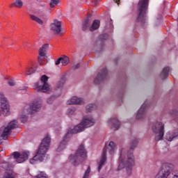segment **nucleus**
<instances>
[{"label": "nucleus", "mask_w": 178, "mask_h": 178, "mask_svg": "<svg viewBox=\"0 0 178 178\" xmlns=\"http://www.w3.org/2000/svg\"><path fill=\"white\" fill-rule=\"evenodd\" d=\"M137 145H138V139L135 138L131 143L129 152H127L126 149H121L120 158L118 160L119 165L117 171L122 170V169H124L125 168L127 175L129 176H131L133 166L136 165L134 156L133 155V151L137 148Z\"/></svg>", "instance_id": "nucleus-1"}, {"label": "nucleus", "mask_w": 178, "mask_h": 178, "mask_svg": "<svg viewBox=\"0 0 178 178\" xmlns=\"http://www.w3.org/2000/svg\"><path fill=\"white\" fill-rule=\"evenodd\" d=\"M94 124H95V120L91 117V115L85 116L79 124L75 126L72 129L69 130L65 134L63 140L60 142L58 147L57 148V152H60V151H63V149L66 148L70 134H77V133H81L84 129L91 127V126H94Z\"/></svg>", "instance_id": "nucleus-2"}, {"label": "nucleus", "mask_w": 178, "mask_h": 178, "mask_svg": "<svg viewBox=\"0 0 178 178\" xmlns=\"http://www.w3.org/2000/svg\"><path fill=\"white\" fill-rule=\"evenodd\" d=\"M51 145V137L47 136L42 140L37 154L30 160V163L35 165L37 162H42L47 155L49 145Z\"/></svg>", "instance_id": "nucleus-3"}, {"label": "nucleus", "mask_w": 178, "mask_h": 178, "mask_svg": "<svg viewBox=\"0 0 178 178\" xmlns=\"http://www.w3.org/2000/svg\"><path fill=\"white\" fill-rule=\"evenodd\" d=\"M148 10V0H140L138 3L137 9V23H140L144 27L147 23V13Z\"/></svg>", "instance_id": "nucleus-4"}, {"label": "nucleus", "mask_w": 178, "mask_h": 178, "mask_svg": "<svg viewBox=\"0 0 178 178\" xmlns=\"http://www.w3.org/2000/svg\"><path fill=\"white\" fill-rule=\"evenodd\" d=\"M87 159V150L83 144L80 145L74 155L71 154L69 161L74 166H77L83 161Z\"/></svg>", "instance_id": "nucleus-5"}, {"label": "nucleus", "mask_w": 178, "mask_h": 178, "mask_svg": "<svg viewBox=\"0 0 178 178\" xmlns=\"http://www.w3.org/2000/svg\"><path fill=\"white\" fill-rule=\"evenodd\" d=\"M115 147L116 145H115V143L113 141L109 142L108 145L104 147L101 160L98 163V172L101 171L102 166H104L105 162H106V153L108 152L110 155H113V154H115Z\"/></svg>", "instance_id": "nucleus-6"}, {"label": "nucleus", "mask_w": 178, "mask_h": 178, "mask_svg": "<svg viewBox=\"0 0 178 178\" xmlns=\"http://www.w3.org/2000/svg\"><path fill=\"white\" fill-rule=\"evenodd\" d=\"M152 130L154 134L156 141L163 140V136H165V124L161 122H156L152 126Z\"/></svg>", "instance_id": "nucleus-7"}, {"label": "nucleus", "mask_w": 178, "mask_h": 178, "mask_svg": "<svg viewBox=\"0 0 178 178\" xmlns=\"http://www.w3.org/2000/svg\"><path fill=\"white\" fill-rule=\"evenodd\" d=\"M175 169V165L170 163H164L154 178H168Z\"/></svg>", "instance_id": "nucleus-8"}, {"label": "nucleus", "mask_w": 178, "mask_h": 178, "mask_svg": "<svg viewBox=\"0 0 178 178\" xmlns=\"http://www.w3.org/2000/svg\"><path fill=\"white\" fill-rule=\"evenodd\" d=\"M40 81L43 83L42 86L40 85V82H37L34 84V88L36 91H42V92H48L49 91V85L47 81H48V76L47 75H42Z\"/></svg>", "instance_id": "nucleus-9"}, {"label": "nucleus", "mask_w": 178, "mask_h": 178, "mask_svg": "<svg viewBox=\"0 0 178 178\" xmlns=\"http://www.w3.org/2000/svg\"><path fill=\"white\" fill-rule=\"evenodd\" d=\"M1 109L3 116H9L10 115V106L8 99L3 93L1 94Z\"/></svg>", "instance_id": "nucleus-10"}, {"label": "nucleus", "mask_w": 178, "mask_h": 178, "mask_svg": "<svg viewBox=\"0 0 178 178\" xmlns=\"http://www.w3.org/2000/svg\"><path fill=\"white\" fill-rule=\"evenodd\" d=\"M29 154H30V152L27 151L22 152V153H19V152H14L10 155V156H13L17 163H23V162H26V161L29 159Z\"/></svg>", "instance_id": "nucleus-11"}, {"label": "nucleus", "mask_w": 178, "mask_h": 178, "mask_svg": "<svg viewBox=\"0 0 178 178\" xmlns=\"http://www.w3.org/2000/svg\"><path fill=\"white\" fill-rule=\"evenodd\" d=\"M16 126H17V120H13L10 122L6 127L4 128L3 133L1 135V137L3 140H7L8 137L10 135L12 130L13 129H16Z\"/></svg>", "instance_id": "nucleus-12"}, {"label": "nucleus", "mask_w": 178, "mask_h": 178, "mask_svg": "<svg viewBox=\"0 0 178 178\" xmlns=\"http://www.w3.org/2000/svg\"><path fill=\"white\" fill-rule=\"evenodd\" d=\"M1 168L5 170L3 178H15V172L13 170L9 165V163L6 161H1Z\"/></svg>", "instance_id": "nucleus-13"}, {"label": "nucleus", "mask_w": 178, "mask_h": 178, "mask_svg": "<svg viewBox=\"0 0 178 178\" xmlns=\"http://www.w3.org/2000/svg\"><path fill=\"white\" fill-rule=\"evenodd\" d=\"M108 79V70L106 67H104L98 74L97 77L94 79L95 84H99L100 81H104Z\"/></svg>", "instance_id": "nucleus-14"}, {"label": "nucleus", "mask_w": 178, "mask_h": 178, "mask_svg": "<svg viewBox=\"0 0 178 178\" xmlns=\"http://www.w3.org/2000/svg\"><path fill=\"white\" fill-rule=\"evenodd\" d=\"M41 102L35 100L33 103H31L29 108L27 110L28 115H33L34 112H38L41 108Z\"/></svg>", "instance_id": "nucleus-15"}, {"label": "nucleus", "mask_w": 178, "mask_h": 178, "mask_svg": "<svg viewBox=\"0 0 178 178\" xmlns=\"http://www.w3.org/2000/svg\"><path fill=\"white\" fill-rule=\"evenodd\" d=\"M49 48V44H43L39 49V56H38V62L40 65H44L42 62V58H45L47 56V51Z\"/></svg>", "instance_id": "nucleus-16"}, {"label": "nucleus", "mask_w": 178, "mask_h": 178, "mask_svg": "<svg viewBox=\"0 0 178 178\" xmlns=\"http://www.w3.org/2000/svg\"><path fill=\"white\" fill-rule=\"evenodd\" d=\"M50 29L51 31H54V34H59L62 31V22L58 21V19H54L50 25Z\"/></svg>", "instance_id": "nucleus-17"}, {"label": "nucleus", "mask_w": 178, "mask_h": 178, "mask_svg": "<svg viewBox=\"0 0 178 178\" xmlns=\"http://www.w3.org/2000/svg\"><path fill=\"white\" fill-rule=\"evenodd\" d=\"M148 102H145L136 113V119H143L145 116V112L147 111V105Z\"/></svg>", "instance_id": "nucleus-18"}, {"label": "nucleus", "mask_w": 178, "mask_h": 178, "mask_svg": "<svg viewBox=\"0 0 178 178\" xmlns=\"http://www.w3.org/2000/svg\"><path fill=\"white\" fill-rule=\"evenodd\" d=\"M175 138H178V129L175 131H170L165 135V139L167 141H173Z\"/></svg>", "instance_id": "nucleus-19"}, {"label": "nucleus", "mask_w": 178, "mask_h": 178, "mask_svg": "<svg viewBox=\"0 0 178 178\" xmlns=\"http://www.w3.org/2000/svg\"><path fill=\"white\" fill-rule=\"evenodd\" d=\"M108 124H110V126H111L113 130H118L120 128V122L118 120V118H116V117L108 120Z\"/></svg>", "instance_id": "nucleus-20"}, {"label": "nucleus", "mask_w": 178, "mask_h": 178, "mask_svg": "<svg viewBox=\"0 0 178 178\" xmlns=\"http://www.w3.org/2000/svg\"><path fill=\"white\" fill-rule=\"evenodd\" d=\"M82 102L83 99L81 97L74 96L67 101V105H80Z\"/></svg>", "instance_id": "nucleus-21"}, {"label": "nucleus", "mask_w": 178, "mask_h": 178, "mask_svg": "<svg viewBox=\"0 0 178 178\" xmlns=\"http://www.w3.org/2000/svg\"><path fill=\"white\" fill-rule=\"evenodd\" d=\"M90 24H91V19H90V17H88L85 19L82 24L83 31H86V30H88V27H90Z\"/></svg>", "instance_id": "nucleus-22"}, {"label": "nucleus", "mask_w": 178, "mask_h": 178, "mask_svg": "<svg viewBox=\"0 0 178 178\" xmlns=\"http://www.w3.org/2000/svg\"><path fill=\"white\" fill-rule=\"evenodd\" d=\"M99 24H101L99 20L95 19L91 26L89 28L90 31H95V30H97V29L99 28Z\"/></svg>", "instance_id": "nucleus-23"}, {"label": "nucleus", "mask_w": 178, "mask_h": 178, "mask_svg": "<svg viewBox=\"0 0 178 178\" xmlns=\"http://www.w3.org/2000/svg\"><path fill=\"white\" fill-rule=\"evenodd\" d=\"M170 70V68L169 67H166L163 69L161 74V78L164 80V79H167L168 76H169V71Z\"/></svg>", "instance_id": "nucleus-24"}, {"label": "nucleus", "mask_w": 178, "mask_h": 178, "mask_svg": "<svg viewBox=\"0 0 178 178\" xmlns=\"http://www.w3.org/2000/svg\"><path fill=\"white\" fill-rule=\"evenodd\" d=\"M30 17L31 20H33V22H35L36 23H38V24H40V25L44 24V22L41 19H40V17L34 15H31Z\"/></svg>", "instance_id": "nucleus-25"}, {"label": "nucleus", "mask_w": 178, "mask_h": 178, "mask_svg": "<svg viewBox=\"0 0 178 178\" xmlns=\"http://www.w3.org/2000/svg\"><path fill=\"white\" fill-rule=\"evenodd\" d=\"M95 109H97V105L95 104H90L86 106V113H88L90 112H92Z\"/></svg>", "instance_id": "nucleus-26"}, {"label": "nucleus", "mask_w": 178, "mask_h": 178, "mask_svg": "<svg viewBox=\"0 0 178 178\" xmlns=\"http://www.w3.org/2000/svg\"><path fill=\"white\" fill-rule=\"evenodd\" d=\"M65 81H66V75H63L58 83V88H62Z\"/></svg>", "instance_id": "nucleus-27"}, {"label": "nucleus", "mask_w": 178, "mask_h": 178, "mask_svg": "<svg viewBox=\"0 0 178 178\" xmlns=\"http://www.w3.org/2000/svg\"><path fill=\"white\" fill-rule=\"evenodd\" d=\"M12 6H16L17 8H22L23 1H22V0H15V2L11 5V7Z\"/></svg>", "instance_id": "nucleus-28"}, {"label": "nucleus", "mask_w": 178, "mask_h": 178, "mask_svg": "<svg viewBox=\"0 0 178 178\" xmlns=\"http://www.w3.org/2000/svg\"><path fill=\"white\" fill-rule=\"evenodd\" d=\"M69 62H70L69 57L67 56L62 57L61 63L63 66H66L69 65Z\"/></svg>", "instance_id": "nucleus-29"}, {"label": "nucleus", "mask_w": 178, "mask_h": 178, "mask_svg": "<svg viewBox=\"0 0 178 178\" xmlns=\"http://www.w3.org/2000/svg\"><path fill=\"white\" fill-rule=\"evenodd\" d=\"M108 38H109V35H108V33L102 34L99 37V41H104L108 40Z\"/></svg>", "instance_id": "nucleus-30"}, {"label": "nucleus", "mask_w": 178, "mask_h": 178, "mask_svg": "<svg viewBox=\"0 0 178 178\" xmlns=\"http://www.w3.org/2000/svg\"><path fill=\"white\" fill-rule=\"evenodd\" d=\"M58 3H59V0H51L50 8H54Z\"/></svg>", "instance_id": "nucleus-31"}, {"label": "nucleus", "mask_w": 178, "mask_h": 178, "mask_svg": "<svg viewBox=\"0 0 178 178\" xmlns=\"http://www.w3.org/2000/svg\"><path fill=\"white\" fill-rule=\"evenodd\" d=\"M76 112V108L75 107H71L69 108L67 111V115H73Z\"/></svg>", "instance_id": "nucleus-32"}, {"label": "nucleus", "mask_w": 178, "mask_h": 178, "mask_svg": "<svg viewBox=\"0 0 178 178\" xmlns=\"http://www.w3.org/2000/svg\"><path fill=\"white\" fill-rule=\"evenodd\" d=\"M37 178H48V175H47L44 172H39V174L36 176Z\"/></svg>", "instance_id": "nucleus-33"}, {"label": "nucleus", "mask_w": 178, "mask_h": 178, "mask_svg": "<svg viewBox=\"0 0 178 178\" xmlns=\"http://www.w3.org/2000/svg\"><path fill=\"white\" fill-rule=\"evenodd\" d=\"M33 73H35V70H34L33 67H31L26 70V74L28 76H31V74H33Z\"/></svg>", "instance_id": "nucleus-34"}, {"label": "nucleus", "mask_w": 178, "mask_h": 178, "mask_svg": "<svg viewBox=\"0 0 178 178\" xmlns=\"http://www.w3.org/2000/svg\"><path fill=\"white\" fill-rule=\"evenodd\" d=\"M27 119H29V117H27L26 115H22L20 117L22 123H26L27 122Z\"/></svg>", "instance_id": "nucleus-35"}, {"label": "nucleus", "mask_w": 178, "mask_h": 178, "mask_svg": "<svg viewBox=\"0 0 178 178\" xmlns=\"http://www.w3.org/2000/svg\"><path fill=\"white\" fill-rule=\"evenodd\" d=\"M90 168L88 167L87 170H86L83 178H88V176H90Z\"/></svg>", "instance_id": "nucleus-36"}, {"label": "nucleus", "mask_w": 178, "mask_h": 178, "mask_svg": "<svg viewBox=\"0 0 178 178\" xmlns=\"http://www.w3.org/2000/svg\"><path fill=\"white\" fill-rule=\"evenodd\" d=\"M170 115H171V116H177L178 115V111L177 110H172V111L170 112Z\"/></svg>", "instance_id": "nucleus-37"}, {"label": "nucleus", "mask_w": 178, "mask_h": 178, "mask_svg": "<svg viewBox=\"0 0 178 178\" xmlns=\"http://www.w3.org/2000/svg\"><path fill=\"white\" fill-rule=\"evenodd\" d=\"M55 99V97L54 96H51L47 99V104H52L54 102V100Z\"/></svg>", "instance_id": "nucleus-38"}, {"label": "nucleus", "mask_w": 178, "mask_h": 178, "mask_svg": "<svg viewBox=\"0 0 178 178\" xmlns=\"http://www.w3.org/2000/svg\"><path fill=\"white\" fill-rule=\"evenodd\" d=\"M8 84L10 86V87H14V86H16V82H15V80L11 79L8 81Z\"/></svg>", "instance_id": "nucleus-39"}, {"label": "nucleus", "mask_w": 178, "mask_h": 178, "mask_svg": "<svg viewBox=\"0 0 178 178\" xmlns=\"http://www.w3.org/2000/svg\"><path fill=\"white\" fill-rule=\"evenodd\" d=\"M62 63V57H60L57 59V60L55 62V65L58 66V65H60Z\"/></svg>", "instance_id": "nucleus-40"}, {"label": "nucleus", "mask_w": 178, "mask_h": 178, "mask_svg": "<svg viewBox=\"0 0 178 178\" xmlns=\"http://www.w3.org/2000/svg\"><path fill=\"white\" fill-rule=\"evenodd\" d=\"M80 67V63H77L72 67V70H77Z\"/></svg>", "instance_id": "nucleus-41"}, {"label": "nucleus", "mask_w": 178, "mask_h": 178, "mask_svg": "<svg viewBox=\"0 0 178 178\" xmlns=\"http://www.w3.org/2000/svg\"><path fill=\"white\" fill-rule=\"evenodd\" d=\"M108 22H109V28L113 29V21L112 20V19L110 18L108 19Z\"/></svg>", "instance_id": "nucleus-42"}, {"label": "nucleus", "mask_w": 178, "mask_h": 178, "mask_svg": "<svg viewBox=\"0 0 178 178\" xmlns=\"http://www.w3.org/2000/svg\"><path fill=\"white\" fill-rule=\"evenodd\" d=\"M158 23H161V20H162V15L159 14L156 17Z\"/></svg>", "instance_id": "nucleus-43"}, {"label": "nucleus", "mask_w": 178, "mask_h": 178, "mask_svg": "<svg viewBox=\"0 0 178 178\" xmlns=\"http://www.w3.org/2000/svg\"><path fill=\"white\" fill-rule=\"evenodd\" d=\"M173 177H178V171L174 172L172 173Z\"/></svg>", "instance_id": "nucleus-44"}, {"label": "nucleus", "mask_w": 178, "mask_h": 178, "mask_svg": "<svg viewBox=\"0 0 178 178\" xmlns=\"http://www.w3.org/2000/svg\"><path fill=\"white\" fill-rule=\"evenodd\" d=\"M115 3H118L119 5V3L120 2V0H114Z\"/></svg>", "instance_id": "nucleus-45"}, {"label": "nucleus", "mask_w": 178, "mask_h": 178, "mask_svg": "<svg viewBox=\"0 0 178 178\" xmlns=\"http://www.w3.org/2000/svg\"><path fill=\"white\" fill-rule=\"evenodd\" d=\"M27 88L28 87L27 86H24V88L22 90H24L25 91H27Z\"/></svg>", "instance_id": "nucleus-46"}, {"label": "nucleus", "mask_w": 178, "mask_h": 178, "mask_svg": "<svg viewBox=\"0 0 178 178\" xmlns=\"http://www.w3.org/2000/svg\"><path fill=\"white\" fill-rule=\"evenodd\" d=\"M2 151H3V149H1V152H2Z\"/></svg>", "instance_id": "nucleus-47"}, {"label": "nucleus", "mask_w": 178, "mask_h": 178, "mask_svg": "<svg viewBox=\"0 0 178 178\" xmlns=\"http://www.w3.org/2000/svg\"><path fill=\"white\" fill-rule=\"evenodd\" d=\"M173 178H178V177H173Z\"/></svg>", "instance_id": "nucleus-48"}, {"label": "nucleus", "mask_w": 178, "mask_h": 178, "mask_svg": "<svg viewBox=\"0 0 178 178\" xmlns=\"http://www.w3.org/2000/svg\"><path fill=\"white\" fill-rule=\"evenodd\" d=\"M12 45H13V44H11L10 46H9V47H12Z\"/></svg>", "instance_id": "nucleus-49"}, {"label": "nucleus", "mask_w": 178, "mask_h": 178, "mask_svg": "<svg viewBox=\"0 0 178 178\" xmlns=\"http://www.w3.org/2000/svg\"><path fill=\"white\" fill-rule=\"evenodd\" d=\"M1 144H2V142H1Z\"/></svg>", "instance_id": "nucleus-50"}]
</instances>
